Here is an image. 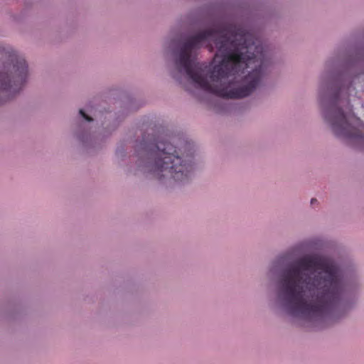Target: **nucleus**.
I'll use <instances>...</instances> for the list:
<instances>
[{
  "label": "nucleus",
  "mask_w": 364,
  "mask_h": 364,
  "mask_svg": "<svg viewBox=\"0 0 364 364\" xmlns=\"http://www.w3.org/2000/svg\"><path fill=\"white\" fill-rule=\"evenodd\" d=\"M278 296L291 316H324L341 303L347 290L344 273L333 260L306 255L279 273Z\"/></svg>",
  "instance_id": "2"
},
{
  "label": "nucleus",
  "mask_w": 364,
  "mask_h": 364,
  "mask_svg": "<svg viewBox=\"0 0 364 364\" xmlns=\"http://www.w3.org/2000/svg\"><path fill=\"white\" fill-rule=\"evenodd\" d=\"M131 144L135 163L128 172L156 174L161 183H164L163 172H167L178 185L188 183L192 178L196 168V149L192 141L176 137L168 141L146 132L134 140L128 136L117 145L115 156L119 164L126 161L127 147Z\"/></svg>",
  "instance_id": "4"
},
{
  "label": "nucleus",
  "mask_w": 364,
  "mask_h": 364,
  "mask_svg": "<svg viewBox=\"0 0 364 364\" xmlns=\"http://www.w3.org/2000/svg\"><path fill=\"white\" fill-rule=\"evenodd\" d=\"M172 54L173 78L184 73L196 87L225 99L250 95L272 65L264 46L233 23L188 36Z\"/></svg>",
  "instance_id": "1"
},
{
  "label": "nucleus",
  "mask_w": 364,
  "mask_h": 364,
  "mask_svg": "<svg viewBox=\"0 0 364 364\" xmlns=\"http://www.w3.org/2000/svg\"><path fill=\"white\" fill-rule=\"evenodd\" d=\"M364 75V45L338 50L325 64L320 76L318 101L322 117L334 135L355 149L364 151V134L352 126L349 96L355 80Z\"/></svg>",
  "instance_id": "3"
},
{
  "label": "nucleus",
  "mask_w": 364,
  "mask_h": 364,
  "mask_svg": "<svg viewBox=\"0 0 364 364\" xmlns=\"http://www.w3.org/2000/svg\"><path fill=\"white\" fill-rule=\"evenodd\" d=\"M1 105L11 100L26 83L28 65L10 46L1 44Z\"/></svg>",
  "instance_id": "6"
},
{
  "label": "nucleus",
  "mask_w": 364,
  "mask_h": 364,
  "mask_svg": "<svg viewBox=\"0 0 364 364\" xmlns=\"http://www.w3.org/2000/svg\"><path fill=\"white\" fill-rule=\"evenodd\" d=\"M135 102L136 100L133 97L129 95L126 97V108L129 111L136 110L139 107L136 106Z\"/></svg>",
  "instance_id": "7"
},
{
  "label": "nucleus",
  "mask_w": 364,
  "mask_h": 364,
  "mask_svg": "<svg viewBox=\"0 0 364 364\" xmlns=\"http://www.w3.org/2000/svg\"><path fill=\"white\" fill-rule=\"evenodd\" d=\"M124 114L95 107L90 102L85 109L79 110L75 135L85 148H97L118 127Z\"/></svg>",
  "instance_id": "5"
},
{
  "label": "nucleus",
  "mask_w": 364,
  "mask_h": 364,
  "mask_svg": "<svg viewBox=\"0 0 364 364\" xmlns=\"http://www.w3.org/2000/svg\"><path fill=\"white\" fill-rule=\"evenodd\" d=\"M284 259V256H279L277 260L274 261L272 264V266L269 269V272L272 274H274L276 273L277 272V267L278 266V264L279 263V262Z\"/></svg>",
  "instance_id": "8"
},
{
  "label": "nucleus",
  "mask_w": 364,
  "mask_h": 364,
  "mask_svg": "<svg viewBox=\"0 0 364 364\" xmlns=\"http://www.w3.org/2000/svg\"><path fill=\"white\" fill-rule=\"evenodd\" d=\"M340 305V304L337 306V307L336 308V309L329 315H327V316H301L302 318H326V317H330V316H333V318H336L335 316H333L334 313L336 312V311L337 310L338 306Z\"/></svg>",
  "instance_id": "9"
},
{
  "label": "nucleus",
  "mask_w": 364,
  "mask_h": 364,
  "mask_svg": "<svg viewBox=\"0 0 364 364\" xmlns=\"http://www.w3.org/2000/svg\"><path fill=\"white\" fill-rule=\"evenodd\" d=\"M317 202H318L317 199H316V198H312V199L311 200V205H314V203H317Z\"/></svg>",
  "instance_id": "10"
}]
</instances>
